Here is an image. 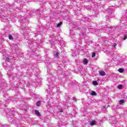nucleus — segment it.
I'll list each match as a JSON object with an SVG mask.
<instances>
[{"label":"nucleus","mask_w":127,"mask_h":127,"mask_svg":"<svg viewBox=\"0 0 127 127\" xmlns=\"http://www.w3.org/2000/svg\"><path fill=\"white\" fill-rule=\"evenodd\" d=\"M99 73L100 76H105L106 75V72L103 70H100Z\"/></svg>","instance_id":"nucleus-1"},{"label":"nucleus","mask_w":127,"mask_h":127,"mask_svg":"<svg viewBox=\"0 0 127 127\" xmlns=\"http://www.w3.org/2000/svg\"><path fill=\"white\" fill-rule=\"evenodd\" d=\"M35 114H36V116H38V117H41V115H40V113L38 110H36L35 111Z\"/></svg>","instance_id":"nucleus-2"},{"label":"nucleus","mask_w":127,"mask_h":127,"mask_svg":"<svg viewBox=\"0 0 127 127\" xmlns=\"http://www.w3.org/2000/svg\"><path fill=\"white\" fill-rule=\"evenodd\" d=\"M96 125V122L95 121H92L90 122V126H95Z\"/></svg>","instance_id":"nucleus-3"},{"label":"nucleus","mask_w":127,"mask_h":127,"mask_svg":"<svg viewBox=\"0 0 127 127\" xmlns=\"http://www.w3.org/2000/svg\"><path fill=\"white\" fill-rule=\"evenodd\" d=\"M91 96H96V95H97V93H96V92H95L94 91H92L91 93Z\"/></svg>","instance_id":"nucleus-4"},{"label":"nucleus","mask_w":127,"mask_h":127,"mask_svg":"<svg viewBox=\"0 0 127 127\" xmlns=\"http://www.w3.org/2000/svg\"><path fill=\"white\" fill-rule=\"evenodd\" d=\"M83 62L84 64H88V60L85 59L83 60Z\"/></svg>","instance_id":"nucleus-5"},{"label":"nucleus","mask_w":127,"mask_h":127,"mask_svg":"<svg viewBox=\"0 0 127 127\" xmlns=\"http://www.w3.org/2000/svg\"><path fill=\"white\" fill-rule=\"evenodd\" d=\"M93 85H94V86H97V85H99V84L96 81H93Z\"/></svg>","instance_id":"nucleus-6"},{"label":"nucleus","mask_w":127,"mask_h":127,"mask_svg":"<svg viewBox=\"0 0 127 127\" xmlns=\"http://www.w3.org/2000/svg\"><path fill=\"white\" fill-rule=\"evenodd\" d=\"M124 69L123 68H119L118 69V71L120 72V73H123V72H124Z\"/></svg>","instance_id":"nucleus-7"},{"label":"nucleus","mask_w":127,"mask_h":127,"mask_svg":"<svg viewBox=\"0 0 127 127\" xmlns=\"http://www.w3.org/2000/svg\"><path fill=\"white\" fill-rule=\"evenodd\" d=\"M118 89H120V90L123 89V85L122 84H119L118 86Z\"/></svg>","instance_id":"nucleus-8"},{"label":"nucleus","mask_w":127,"mask_h":127,"mask_svg":"<svg viewBox=\"0 0 127 127\" xmlns=\"http://www.w3.org/2000/svg\"><path fill=\"white\" fill-rule=\"evenodd\" d=\"M125 103L124 100H121L119 101L120 105H122V104H124Z\"/></svg>","instance_id":"nucleus-9"},{"label":"nucleus","mask_w":127,"mask_h":127,"mask_svg":"<svg viewBox=\"0 0 127 127\" xmlns=\"http://www.w3.org/2000/svg\"><path fill=\"white\" fill-rule=\"evenodd\" d=\"M62 25V22H61L57 24V27H60V26H61Z\"/></svg>","instance_id":"nucleus-10"},{"label":"nucleus","mask_w":127,"mask_h":127,"mask_svg":"<svg viewBox=\"0 0 127 127\" xmlns=\"http://www.w3.org/2000/svg\"><path fill=\"white\" fill-rule=\"evenodd\" d=\"M8 37H9V39L10 40H13V37L11 35H9Z\"/></svg>","instance_id":"nucleus-11"},{"label":"nucleus","mask_w":127,"mask_h":127,"mask_svg":"<svg viewBox=\"0 0 127 127\" xmlns=\"http://www.w3.org/2000/svg\"><path fill=\"white\" fill-rule=\"evenodd\" d=\"M55 56H56V57H58V56H59V53H56L55 54Z\"/></svg>","instance_id":"nucleus-12"},{"label":"nucleus","mask_w":127,"mask_h":127,"mask_svg":"<svg viewBox=\"0 0 127 127\" xmlns=\"http://www.w3.org/2000/svg\"><path fill=\"white\" fill-rule=\"evenodd\" d=\"M96 57V54L95 53H93L92 55V57L94 58V57Z\"/></svg>","instance_id":"nucleus-13"},{"label":"nucleus","mask_w":127,"mask_h":127,"mask_svg":"<svg viewBox=\"0 0 127 127\" xmlns=\"http://www.w3.org/2000/svg\"><path fill=\"white\" fill-rule=\"evenodd\" d=\"M40 101H38L36 103L37 106H40Z\"/></svg>","instance_id":"nucleus-14"},{"label":"nucleus","mask_w":127,"mask_h":127,"mask_svg":"<svg viewBox=\"0 0 127 127\" xmlns=\"http://www.w3.org/2000/svg\"><path fill=\"white\" fill-rule=\"evenodd\" d=\"M127 35H125L124 38V40H126V39H127Z\"/></svg>","instance_id":"nucleus-15"},{"label":"nucleus","mask_w":127,"mask_h":127,"mask_svg":"<svg viewBox=\"0 0 127 127\" xmlns=\"http://www.w3.org/2000/svg\"><path fill=\"white\" fill-rule=\"evenodd\" d=\"M116 46H117V44H116V43L114 44V45H113L114 48H116Z\"/></svg>","instance_id":"nucleus-16"},{"label":"nucleus","mask_w":127,"mask_h":127,"mask_svg":"<svg viewBox=\"0 0 127 127\" xmlns=\"http://www.w3.org/2000/svg\"><path fill=\"white\" fill-rule=\"evenodd\" d=\"M13 46H14V47H17V45H12V47H13Z\"/></svg>","instance_id":"nucleus-17"},{"label":"nucleus","mask_w":127,"mask_h":127,"mask_svg":"<svg viewBox=\"0 0 127 127\" xmlns=\"http://www.w3.org/2000/svg\"><path fill=\"white\" fill-rule=\"evenodd\" d=\"M60 112H61V113H62V112H63V111H62V110H60Z\"/></svg>","instance_id":"nucleus-18"}]
</instances>
